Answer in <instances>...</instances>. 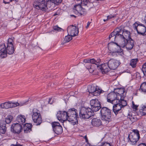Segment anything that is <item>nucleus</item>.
<instances>
[{
	"mask_svg": "<svg viewBox=\"0 0 146 146\" xmlns=\"http://www.w3.org/2000/svg\"><path fill=\"white\" fill-rule=\"evenodd\" d=\"M119 39H120L121 41L119 42V44L112 42L109 43L108 45L110 46L111 43L112 44L113 46L115 45H116L118 47V49H115V52L119 53H123V50L121 48V47L124 48L125 46L126 47L127 40L122 38H120Z\"/></svg>",
	"mask_w": 146,
	"mask_h": 146,
	"instance_id": "nucleus-6",
	"label": "nucleus"
},
{
	"mask_svg": "<svg viewBox=\"0 0 146 146\" xmlns=\"http://www.w3.org/2000/svg\"><path fill=\"white\" fill-rule=\"evenodd\" d=\"M123 34L122 36V38L127 40L131 38V33L129 31L123 29Z\"/></svg>",
	"mask_w": 146,
	"mask_h": 146,
	"instance_id": "nucleus-26",
	"label": "nucleus"
},
{
	"mask_svg": "<svg viewBox=\"0 0 146 146\" xmlns=\"http://www.w3.org/2000/svg\"><path fill=\"white\" fill-rule=\"evenodd\" d=\"M68 115V121L71 122L73 125L78 124V118L77 110L74 108H71L67 111Z\"/></svg>",
	"mask_w": 146,
	"mask_h": 146,
	"instance_id": "nucleus-1",
	"label": "nucleus"
},
{
	"mask_svg": "<svg viewBox=\"0 0 146 146\" xmlns=\"http://www.w3.org/2000/svg\"><path fill=\"white\" fill-rule=\"evenodd\" d=\"M119 100L117 103L113 104L114 105L113 107V110L115 115H117L118 113L122 112V110L121 109L122 107L120 106V104L119 103Z\"/></svg>",
	"mask_w": 146,
	"mask_h": 146,
	"instance_id": "nucleus-20",
	"label": "nucleus"
},
{
	"mask_svg": "<svg viewBox=\"0 0 146 146\" xmlns=\"http://www.w3.org/2000/svg\"><path fill=\"white\" fill-rule=\"evenodd\" d=\"M137 146H146V144L145 143H141L139 144Z\"/></svg>",
	"mask_w": 146,
	"mask_h": 146,
	"instance_id": "nucleus-51",
	"label": "nucleus"
},
{
	"mask_svg": "<svg viewBox=\"0 0 146 146\" xmlns=\"http://www.w3.org/2000/svg\"><path fill=\"white\" fill-rule=\"evenodd\" d=\"M108 62L109 68L113 70L117 68L120 64V62L119 61L112 58Z\"/></svg>",
	"mask_w": 146,
	"mask_h": 146,
	"instance_id": "nucleus-14",
	"label": "nucleus"
},
{
	"mask_svg": "<svg viewBox=\"0 0 146 146\" xmlns=\"http://www.w3.org/2000/svg\"><path fill=\"white\" fill-rule=\"evenodd\" d=\"M6 49L7 54H13L15 50L13 46L7 45Z\"/></svg>",
	"mask_w": 146,
	"mask_h": 146,
	"instance_id": "nucleus-29",
	"label": "nucleus"
},
{
	"mask_svg": "<svg viewBox=\"0 0 146 146\" xmlns=\"http://www.w3.org/2000/svg\"><path fill=\"white\" fill-rule=\"evenodd\" d=\"M139 89L143 92H146V82H144L142 84Z\"/></svg>",
	"mask_w": 146,
	"mask_h": 146,
	"instance_id": "nucleus-37",
	"label": "nucleus"
},
{
	"mask_svg": "<svg viewBox=\"0 0 146 146\" xmlns=\"http://www.w3.org/2000/svg\"><path fill=\"white\" fill-rule=\"evenodd\" d=\"M129 118L131 121L133 122L136 121L138 119L136 115H133L132 114L131 115Z\"/></svg>",
	"mask_w": 146,
	"mask_h": 146,
	"instance_id": "nucleus-39",
	"label": "nucleus"
},
{
	"mask_svg": "<svg viewBox=\"0 0 146 146\" xmlns=\"http://www.w3.org/2000/svg\"><path fill=\"white\" fill-rule=\"evenodd\" d=\"M24 132L25 133H30L32 131V125L31 123H26L23 126Z\"/></svg>",
	"mask_w": 146,
	"mask_h": 146,
	"instance_id": "nucleus-25",
	"label": "nucleus"
},
{
	"mask_svg": "<svg viewBox=\"0 0 146 146\" xmlns=\"http://www.w3.org/2000/svg\"><path fill=\"white\" fill-rule=\"evenodd\" d=\"M72 37L68 34L67 35L65 36L64 40L62 43V44H64L66 42H69L72 39Z\"/></svg>",
	"mask_w": 146,
	"mask_h": 146,
	"instance_id": "nucleus-32",
	"label": "nucleus"
},
{
	"mask_svg": "<svg viewBox=\"0 0 146 146\" xmlns=\"http://www.w3.org/2000/svg\"><path fill=\"white\" fill-rule=\"evenodd\" d=\"M13 1H15L16 2H17L19 0H10V1L11 2Z\"/></svg>",
	"mask_w": 146,
	"mask_h": 146,
	"instance_id": "nucleus-59",
	"label": "nucleus"
},
{
	"mask_svg": "<svg viewBox=\"0 0 146 146\" xmlns=\"http://www.w3.org/2000/svg\"><path fill=\"white\" fill-rule=\"evenodd\" d=\"M96 90H95V91L92 94V95L94 96H98L101 93L104 92V91L100 89L98 86H97Z\"/></svg>",
	"mask_w": 146,
	"mask_h": 146,
	"instance_id": "nucleus-30",
	"label": "nucleus"
},
{
	"mask_svg": "<svg viewBox=\"0 0 146 146\" xmlns=\"http://www.w3.org/2000/svg\"><path fill=\"white\" fill-rule=\"evenodd\" d=\"M108 18H107V19H104V22H106V21H108Z\"/></svg>",
	"mask_w": 146,
	"mask_h": 146,
	"instance_id": "nucleus-61",
	"label": "nucleus"
},
{
	"mask_svg": "<svg viewBox=\"0 0 146 146\" xmlns=\"http://www.w3.org/2000/svg\"><path fill=\"white\" fill-rule=\"evenodd\" d=\"M115 33H114V31H113V32H111L110 35L109 36V38L110 39L113 37L115 36Z\"/></svg>",
	"mask_w": 146,
	"mask_h": 146,
	"instance_id": "nucleus-45",
	"label": "nucleus"
},
{
	"mask_svg": "<svg viewBox=\"0 0 146 146\" xmlns=\"http://www.w3.org/2000/svg\"><path fill=\"white\" fill-rule=\"evenodd\" d=\"M13 117L11 115H8L7 117L6 118L5 121L4 122H5V124H8L11 122L12 121Z\"/></svg>",
	"mask_w": 146,
	"mask_h": 146,
	"instance_id": "nucleus-38",
	"label": "nucleus"
},
{
	"mask_svg": "<svg viewBox=\"0 0 146 146\" xmlns=\"http://www.w3.org/2000/svg\"><path fill=\"white\" fill-rule=\"evenodd\" d=\"M11 146H17V144H16V145H15L14 144H11Z\"/></svg>",
	"mask_w": 146,
	"mask_h": 146,
	"instance_id": "nucleus-60",
	"label": "nucleus"
},
{
	"mask_svg": "<svg viewBox=\"0 0 146 146\" xmlns=\"http://www.w3.org/2000/svg\"><path fill=\"white\" fill-rule=\"evenodd\" d=\"M138 61L137 58L132 59L130 62V65L131 67L134 68L136 67V64Z\"/></svg>",
	"mask_w": 146,
	"mask_h": 146,
	"instance_id": "nucleus-34",
	"label": "nucleus"
},
{
	"mask_svg": "<svg viewBox=\"0 0 146 146\" xmlns=\"http://www.w3.org/2000/svg\"><path fill=\"white\" fill-rule=\"evenodd\" d=\"M131 132H130V134L132 135H134L139 137V138L140 137L139 131L137 129H133L131 130Z\"/></svg>",
	"mask_w": 146,
	"mask_h": 146,
	"instance_id": "nucleus-36",
	"label": "nucleus"
},
{
	"mask_svg": "<svg viewBox=\"0 0 146 146\" xmlns=\"http://www.w3.org/2000/svg\"><path fill=\"white\" fill-rule=\"evenodd\" d=\"M13 39L11 38H9L7 40V45L13 46Z\"/></svg>",
	"mask_w": 146,
	"mask_h": 146,
	"instance_id": "nucleus-41",
	"label": "nucleus"
},
{
	"mask_svg": "<svg viewBox=\"0 0 146 146\" xmlns=\"http://www.w3.org/2000/svg\"><path fill=\"white\" fill-rule=\"evenodd\" d=\"M97 86H94V85L89 86L88 88V90L89 93L92 94L95 91V90H96V88Z\"/></svg>",
	"mask_w": 146,
	"mask_h": 146,
	"instance_id": "nucleus-33",
	"label": "nucleus"
},
{
	"mask_svg": "<svg viewBox=\"0 0 146 146\" xmlns=\"http://www.w3.org/2000/svg\"><path fill=\"white\" fill-rule=\"evenodd\" d=\"M7 54L6 45L4 43L0 46V57L2 58H4L7 57Z\"/></svg>",
	"mask_w": 146,
	"mask_h": 146,
	"instance_id": "nucleus-21",
	"label": "nucleus"
},
{
	"mask_svg": "<svg viewBox=\"0 0 146 146\" xmlns=\"http://www.w3.org/2000/svg\"><path fill=\"white\" fill-rule=\"evenodd\" d=\"M101 120L97 118H94L92 119L91 124L94 126H99L101 125Z\"/></svg>",
	"mask_w": 146,
	"mask_h": 146,
	"instance_id": "nucleus-27",
	"label": "nucleus"
},
{
	"mask_svg": "<svg viewBox=\"0 0 146 146\" xmlns=\"http://www.w3.org/2000/svg\"><path fill=\"white\" fill-rule=\"evenodd\" d=\"M3 3H4L5 4H9L10 3V2H6V1H5V0H3Z\"/></svg>",
	"mask_w": 146,
	"mask_h": 146,
	"instance_id": "nucleus-57",
	"label": "nucleus"
},
{
	"mask_svg": "<svg viewBox=\"0 0 146 146\" xmlns=\"http://www.w3.org/2000/svg\"><path fill=\"white\" fill-rule=\"evenodd\" d=\"M134 45V41L131 38L127 40L126 48L127 50H129L132 49Z\"/></svg>",
	"mask_w": 146,
	"mask_h": 146,
	"instance_id": "nucleus-24",
	"label": "nucleus"
},
{
	"mask_svg": "<svg viewBox=\"0 0 146 146\" xmlns=\"http://www.w3.org/2000/svg\"><path fill=\"white\" fill-rule=\"evenodd\" d=\"M80 117L83 119H88L90 117L94 115V112L90 108H86L82 107L80 109L79 113Z\"/></svg>",
	"mask_w": 146,
	"mask_h": 146,
	"instance_id": "nucleus-3",
	"label": "nucleus"
},
{
	"mask_svg": "<svg viewBox=\"0 0 146 146\" xmlns=\"http://www.w3.org/2000/svg\"><path fill=\"white\" fill-rule=\"evenodd\" d=\"M84 139L85 140L86 142V143H88V138L87 137L86 135H85V136H84Z\"/></svg>",
	"mask_w": 146,
	"mask_h": 146,
	"instance_id": "nucleus-52",
	"label": "nucleus"
},
{
	"mask_svg": "<svg viewBox=\"0 0 146 146\" xmlns=\"http://www.w3.org/2000/svg\"><path fill=\"white\" fill-rule=\"evenodd\" d=\"M119 99L116 93L114 92L109 93L108 95L107 102L112 104H115L119 101Z\"/></svg>",
	"mask_w": 146,
	"mask_h": 146,
	"instance_id": "nucleus-11",
	"label": "nucleus"
},
{
	"mask_svg": "<svg viewBox=\"0 0 146 146\" xmlns=\"http://www.w3.org/2000/svg\"><path fill=\"white\" fill-rule=\"evenodd\" d=\"M57 15V14L56 13H55L54 14V16H56V15Z\"/></svg>",
	"mask_w": 146,
	"mask_h": 146,
	"instance_id": "nucleus-64",
	"label": "nucleus"
},
{
	"mask_svg": "<svg viewBox=\"0 0 146 146\" xmlns=\"http://www.w3.org/2000/svg\"><path fill=\"white\" fill-rule=\"evenodd\" d=\"M51 99L50 98H49V101H48L49 103H50V101L51 100Z\"/></svg>",
	"mask_w": 146,
	"mask_h": 146,
	"instance_id": "nucleus-62",
	"label": "nucleus"
},
{
	"mask_svg": "<svg viewBox=\"0 0 146 146\" xmlns=\"http://www.w3.org/2000/svg\"><path fill=\"white\" fill-rule=\"evenodd\" d=\"M6 124H5L4 121H1L0 122V135L5 134L7 131Z\"/></svg>",
	"mask_w": 146,
	"mask_h": 146,
	"instance_id": "nucleus-23",
	"label": "nucleus"
},
{
	"mask_svg": "<svg viewBox=\"0 0 146 146\" xmlns=\"http://www.w3.org/2000/svg\"><path fill=\"white\" fill-rule=\"evenodd\" d=\"M70 16L71 17H74L75 18H76V16L74 15H70Z\"/></svg>",
	"mask_w": 146,
	"mask_h": 146,
	"instance_id": "nucleus-58",
	"label": "nucleus"
},
{
	"mask_svg": "<svg viewBox=\"0 0 146 146\" xmlns=\"http://www.w3.org/2000/svg\"><path fill=\"white\" fill-rule=\"evenodd\" d=\"M67 31L68 34L72 37L76 36L78 34V29H77L76 27L73 25L68 26L67 29Z\"/></svg>",
	"mask_w": 146,
	"mask_h": 146,
	"instance_id": "nucleus-17",
	"label": "nucleus"
},
{
	"mask_svg": "<svg viewBox=\"0 0 146 146\" xmlns=\"http://www.w3.org/2000/svg\"><path fill=\"white\" fill-rule=\"evenodd\" d=\"M142 71H146V65L145 64L142 66Z\"/></svg>",
	"mask_w": 146,
	"mask_h": 146,
	"instance_id": "nucleus-49",
	"label": "nucleus"
},
{
	"mask_svg": "<svg viewBox=\"0 0 146 146\" xmlns=\"http://www.w3.org/2000/svg\"><path fill=\"white\" fill-rule=\"evenodd\" d=\"M132 103L133 108V109H135V110H137V108L138 106L135 105L134 104L133 102H132Z\"/></svg>",
	"mask_w": 146,
	"mask_h": 146,
	"instance_id": "nucleus-46",
	"label": "nucleus"
},
{
	"mask_svg": "<svg viewBox=\"0 0 146 146\" xmlns=\"http://www.w3.org/2000/svg\"><path fill=\"white\" fill-rule=\"evenodd\" d=\"M72 11L76 15H80V16H84L86 14V10L82 7L80 3L74 5Z\"/></svg>",
	"mask_w": 146,
	"mask_h": 146,
	"instance_id": "nucleus-9",
	"label": "nucleus"
},
{
	"mask_svg": "<svg viewBox=\"0 0 146 146\" xmlns=\"http://www.w3.org/2000/svg\"><path fill=\"white\" fill-rule=\"evenodd\" d=\"M104 137H103V138H102V139L101 140V141H103V139H104Z\"/></svg>",
	"mask_w": 146,
	"mask_h": 146,
	"instance_id": "nucleus-63",
	"label": "nucleus"
},
{
	"mask_svg": "<svg viewBox=\"0 0 146 146\" xmlns=\"http://www.w3.org/2000/svg\"><path fill=\"white\" fill-rule=\"evenodd\" d=\"M102 146H111L110 143L106 142H103L102 143Z\"/></svg>",
	"mask_w": 146,
	"mask_h": 146,
	"instance_id": "nucleus-44",
	"label": "nucleus"
},
{
	"mask_svg": "<svg viewBox=\"0 0 146 146\" xmlns=\"http://www.w3.org/2000/svg\"><path fill=\"white\" fill-rule=\"evenodd\" d=\"M124 98L123 97H122L121 98V99H119V103L120 104V106H121L122 108L124 107L127 105V102L126 101L124 100Z\"/></svg>",
	"mask_w": 146,
	"mask_h": 146,
	"instance_id": "nucleus-35",
	"label": "nucleus"
},
{
	"mask_svg": "<svg viewBox=\"0 0 146 146\" xmlns=\"http://www.w3.org/2000/svg\"><path fill=\"white\" fill-rule=\"evenodd\" d=\"M56 115L57 119L59 121L68 120V115L67 111H59L57 112Z\"/></svg>",
	"mask_w": 146,
	"mask_h": 146,
	"instance_id": "nucleus-15",
	"label": "nucleus"
},
{
	"mask_svg": "<svg viewBox=\"0 0 146 146\" xmlns=\"http://www.w3.org/2000/svg\"><path fill=\"white\" fill-rule=\"evenodd\" d=\"M123 29L122 26H120L116 28L114 31L115 35L114 39L117 40L120 38H121L123 34Z\"/></svg>",
	"mask_w": 146,
	"mask_h": 146,
	"instance_id": "nucleus-18",
	"label": "nucleus"
},
{
	"mask_svg": "<svg viewBox=\"0 0 146 146\" xmlns=\"http://www.w3.org/2000/svg\"><path fill=\"white\" fill-rule=\"evenodd\" d=\"M125 91V89L124 88H120L114 89L113 92L116 94L117 96L118 97L119 99H121L122 98L124 97L123 94Z\"/></svg>",
	"mask_w": 146,
	"mask_h": 146,
	"instance_id": "nucleus-22",
	"label": "nucleus"
},
{
	"mask_svg": "<svg viewBox=\"0 0 146 146\" xmlns=\"http://www.w3.org/2000/svg\"><path fill=\"white\" fill-rule=\"evenodd\" d=\"M51 124L53 131L55 133L58 135L62 133V127L59 122L54 121L52 122Z\"/></svg>",
	"mask_w": 146,
	"mask_h": 146,
	"instance_id": "nucleus-12",
	"label": "nucleus"
},
{
	"mask_svg": "<svg viewBox=\"0 0 146 146\" xmlns=\"http://www.w3.org/2000/svg\"><path fill=\"white\" fill-rule=\"evenodd\" d=\"M87 143V144L85 146H92V145H91L89 143V142H88V143Z\"/></svg>",
	"mask_w": 146,
	"mask_h": 146,
	"instance_id": "nucleus-54",
	"label": "nucleus"
},
{
	"mask_svg": "<svg viewBox=\"0 0 146 146\" xmlns=\"http://www.w3.org/2000/svg\"><path fill=\"white\" fill-rule=\"evenodd\" d=\"M97 68L99 71H101L103 74L106 73L110 70L109 68L108 62L104 63L101 64L97 66Z\"/></svg>",
	"mask_w": 146,
	"mask_h": 146,
	"instance_id": "nucleus-16",
	"label": "nucleus"
},
{
	"mask_svg": "<svg viewBox=\"0 0 146 146\" xmlns=\"http://www.w3.org/2000/svg\"><path fill=\"white\" fill-rule=\"evenodd\" d=\"M90 103L91 106V109H92L94 112L97 111L102 107L100 102L97 99L91 100L90 101Z\"/></svg>",
	"mask_w": 146,
	"mask_h": 146,
	"instance_id": "nucleus-10",
	"label": "nucleus"
},
{
	"mask_svg": "<svg viewBox=\"0 0 146 146\" xmlns=\"http://www.w3.org/2000/svg\"><path fill=\"white\" fill-rule=\"evenodd\" d=\"M141 110L142 111L143 115H146V110H143V107H142V109H141L140 110V111L141 112Z\"/></svg>",
	"mask_w": 146,
	"mask_h": 146,
	"instance_id": "nucleus-50",
	"label": "nucleus"
},
{
	"mask_svg": "<svg viewBox=\"0 0 146 146\" xmlns=\"http://www.w3.org/2000/svg\"><path fill=\"white\" fill-rule=\"evenodd\" d=\"M53 29L54 31H61L62 29L59 27L58 26L56 25L53 27Z\"/></svg>",
	"mask_w": 146,
	"mask_h": 146,
	"instance_id": "nucleus-43",
	"label": "nucleus"
},
{
	"mask_svg": "<svg viewBox=\"0 0 146 146\" xmlns=\"http://www.w3.org/2000/svg\"><path fill=\"white\" fill-rule=\"evenodd\" d=\"M29 100L24 101L20 102V103L18 102L12 103L9 102H5L2 103L0 104V107L2 109H8L10 108H13L16 107L18 106H22L27 104Z\"/></svg>",
	"mask_w": 146,
	"mask_h": 146,
	"instance_id": "nucleus-4",
	"label": "nucleus"
},
{
	"mask_svg": "<svg viewBox=\"0 0 146 146\" xmlns=\"http://www.w3.org/2000/svg\"><path fill=\"white\" fill-rule=\"evenodd\" d=\"M33 114L32 115V119L36 125H40L42 122V117L39 111L36 109H33Z\"/></svg>",
	"mask_w": 146,
	"mask_h": 146,
	"instance_id": "nucleus-8",
	"label": "nucleus"
},
{
	"mask_svg": "<svg viewBox=\"0 0 146 146\" xmlns=\"http://www.w3.org/2000/svg\"><path fill=\"white\" fill-rule=\"evenodd\" d=\"M115 17V15H110L108 16L107 17L108 20L110 19H111L113 18H114Z\"/></svg>",
	"mask_w": 146,
	"mask_h": 146,
	"instance_id": "nucleus-48",
	"label": "nucleus"
},
{
	"mask_svg": "<svg viewBox=\"0 0 146 146\" xmlns=\"http://www.w3.org/2000/svg\"><path fill=\"white\" fill-rule=\"evenodd\" d=\"M62 1V0H48V1H50V2H52L56 5H58L60 4Z\"/></svg>",
	"mask_w": 146,
	"mask_h": 146,
	"instance_id": "nucleus-40",
	"label": "nucleus"
},
{
	"mask_svg": "<svg viewBox=\"0 0 146 146\" xmlns=\"http://www.w3.org/2000/svg\"><path fill=\"white\" fill-rule=\"evenodd\" d=\"M140 138V137L139 138V137L136 135L129 134L127 139L128 141H130L132 145H136Z\"/></svg>",
	"mask_w": 146,
	"mask_h": 146,
	"instance_id": "nucleus-19",
	"label": "nucleus"
},
{
	"mask_svg": "<svg viewBox=\"0 0 146 146\" xmlns=\"http://www.w3.org/2000/svg\"><path fill=\"white\" fill-rule=\"evenodd\" d=\"M17 121L20 124H23L25 121V118L24 115H19L16 119Z\"/></svg>",
	"mask_w": 146,
	"mask_h": 146,
	"instance_id": "nucleus-28",
	"label": "nucleus"
},
{
	"mask_svg": "<svg viewBox=\"0 0 146 146\" xmlns=\"http://www.w3.org/2000/svg\"><path fill=\"white\" fill-rule=\"evenodd\" d=\"M142 72L143 73L144 76H146V71H142Z\"/></svg>",
	"mask_w": 146,
	"mask_h": 146,
	"instance_id": "nucleus-56",
	"label": "nucleus"
},
{
	"mask_svg": "<svg viewBox=\"0 0 146 146\" xmlns=\"http://www.w3.org/2000/svg\"><path fill=\"white\" fill-rule=\"evenodd\" d=\"M87 69H88L90 73H93L96 70L92 68V66L91 65L89 66V67H86Z\"/></svg>",
	"mask_w": 146,
	"mask_h": 146,
	"instance_id": "nucleus-42",
	"label": "nucleus"
},
{
	"mask_svg": "<svg viewBox=\"0 0 146 146\" xmlns=\"http://www.w3.org/2000/svg\"><path fill=\"white\" fill-rule=\"evenodd\" d=\"M143 110H146V106H143Z\"/></svg>",
	"mask_w": 146,
	"mask_h": 146,
	"instance_id": "nucleus-55",
	"label": "nucleus"
},
{
	"mask_svg": "<svg viewBox=\"0 0 146 146\" xmlns=\"http://www.w3.org/2000/svg\"><path fill=\"white\" fill-rule=\"evenodd\" d=\"M83 62H84L86 63H88L89 66L91 65V64H90V59H85L84 60Z\"/></svg>",
	"mask_w": 146,
	"mask_h": 146,
	"instance_id": "nucleus-47",
	"label": "nucleus"
},
{
	"mask_svg": "<svg viewBox=\"0 0 146 146\" xmlns=\"http://www.w3.org/2000/svg\"><path fill=\"white\" fill-rule=\"evenodd\" d=\"M33 7L38 10L46 11L48 9L45 0H36L33 3Z\"/></svg>",
	"mask_w": 146,
	"mask_h": 146,
	"instance_id": "nucleus-7",
	"label": "nucleus"
},
{
	"mask_svg": "<svg viewBox=\"0 0 146 146\" xmlns=\"http://www.w3.org/2000/svg\"><path fill=\"white\" fill-rule=\"evenodd\" d=\"M101 60L100 59H98L97 60L94 58L90 59V64H94L97 66H98L100 64Z\"/></svg>",
	"mask_w": 146,
	"mask_h": 146,
	"instance_id": "nucleus-31",
	"label": "nucleus"
},
{
	"mask_svg": "<svg viewBox=\"0 0 146 146\" xmlns=\"http://www.w3.org/2000/svg\"><path fill=\"white\" fill-rule=\"evenodd\" d=\"M133 26L134 29L137 31L138 34L144 36L146 35V27L144 25L136 22L133 24Z\"/></svg>",
	"mask_w": 146,
	"mask_h": 146,
	"instance_id": "nucleus-5",
	"label": "nucleus"
},
{
	"mask_svg": "<svg viewBox=\"0 0 146 146\" xmlns=\"http://www.w3.org/2000/svg\"><path fill=\"white\" fill-rule=\"evenodd\" d=\"M90 23H91L90 22H88V23H87V25L86 27V28H88V27Z\"/></svg>",
	"mask_w": 146,
	"mask_h": 146,
	"instance_id": "nucleus-53",
	"label": "nucleus"
},
{
	"mask_svg": "<svg viewBox=\"0 0 146 146\" xmlns=\"http://www.w3.org/2000/svg\"><path fill=\"white\" fill-rule=\"evenodd\" d=\"M23 130L21 125L19 123H13L11 127V131L14 133L19 134Z\"/></svg>",
	"mask_w": 146,
	"mask_h": 146,
	"instance_id": "nucleus-13",
	"label": "nucleus"
},
{
	"mask_svg": "<svg viewBox=\"0 0 146 146\" xmlns=\"http://www.w3.org/2000/svg\"><path fill=\"white\" fill-rule=\"evenodd\" d=\"M100 114L101 119L103 120L106 121L108 123L111 119V110L106 107H102L100 109Z\"/></svg>",
	"mask_w": 146,
	"mask_h": 146,
	"instance_id": "nucleus-2",
	"label": "nucleus"
}]
</instances>
